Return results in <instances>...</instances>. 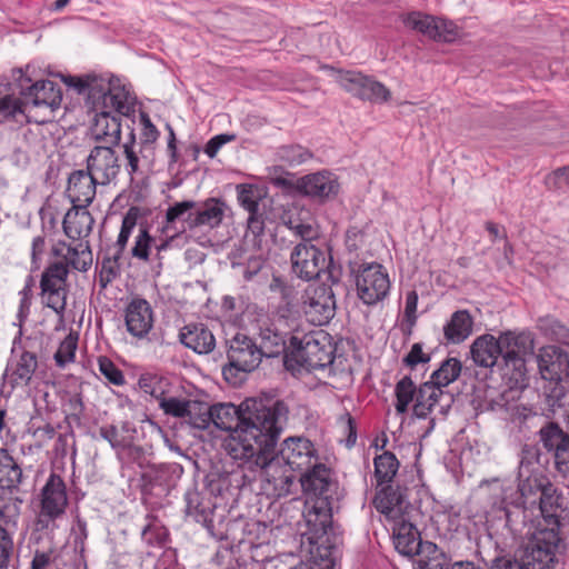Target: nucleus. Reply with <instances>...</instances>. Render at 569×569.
<instances>
[{
    "instance_id": "obj_30",
    "label": "nucleus",
    "mask_w": 569,
    "mask_h": 569,
    "mask_svg": "<svg viewBox=\"0 0 569 569\" xmlns=\"http://www.w3.org/2000/svg\"><path fill=\"white\" fill-rule=\"evenodd\" d=\"M51 254L59 258L67 268L87 271L92 264V253L88 241H80L76 247L59 241L51 248Z\"/></svg>"
},
{
    "instance_id": "obj_21",
    "label": "nucleus",
    "mask_w": 569,
    "mask_h": 569,
    "mask_svg": "<svg viewBox=\"0 0 569 569\" xmlns=\"http://www.w3.org/2000/svg\"><path fill=\"white\" fill-rule=\"evenodd\" d=\"M120 168L119 158L111 146H96L87 157V170L100 186L114 180Z\"/></svg>"
},
{
    "instance_id": "obj_45",
    "label": "nucleus",
    "mask_w": 569,
    "mask_h": 569,
    "mask_svg": "<svg viewBox=\"0 0 569 569\" xmlns=\"http://www.w3.org/2000/svg\"><path fill=\"white\" fill-rule=\"evenodd\" d=\"M147 521L141 531L142 541L149 547L163 548L169 542L168 529L156 517L148 516Z\"/></svg>"
},
{
    "instance_id": "obj_2",
    "label": "nucleus",
    "mask_w": 569,
    "mask_h": 569,
    "mask_svg": "<svg viewBox=\"0 0 569 569\" xmlns=\"http://www.w3.org/2000/svg\"><path fill=\"white\" fill-rule=\"evenodd\" d=\"M549 459L536 445H525L520 451L517 488L500 487L498 501L492 503V522L502 525L501 535L515 539L527 527L526 507H536L539 492L550 482Z\"/></svg>"
},
{
    "instance_id": "obj_4",
    "label": "nucleus",
    "mask_w": 569,
    "mask_h": 569,
    "mask_svg": "<svg viewBox=\"0 0 569 569\" xmlns=\"http://www.w3.org/2000/svg\"><path fill=\"white\" fill-rule=\"evenodd\" d=\"M300 482L307 496L303 518L312 540L326 535L331 527L337 482L332 479L331 470L319 460L302 471Z\"/></svg>"
},
{
    "instance_id": "obj_57",
    "label": "nucleus",
    "mask_w": 569,
    "mask_h": 569,
    "mask_svg": "<svg viewBox=\"0 0 569 569\" xmlns=\"http://www.w3.org/2000/svg\"><path fill=\"white\" fill-rule=\"evenodd\" d=\"M237 199L239 204L248 211L254 213L259 211V191L257 187L249 183H241L237 186Z\"/></svg>"
},
{
    "instance_id": "obj_52",
    "label": "nucleus",
    "mask_w": 569,
    "mask_h": 569,
    "mask_svg": "<svg viewBox=\"0 0 569 569\" xmlns=\"http://www.w3.org/2000/svg\"><path fill=\"white\" fill-rule=\"evenodd\" d=\"M21 499L14 498L0 505V528L8 529L10 533L16 530L21 513Z\"/></svg>"
},
{
    "instance_id": "obj_8",
    "label": "nucleus",
    "mask_w": 569,
    "mask_h": 569,
    "mask_svg": "<svg viewBox=\"0 0 569 569\" xmlns=\"http://www.w3.org/2000/svg\"><path fill=\"white\" fill-rule=\"evenodd\" d=\"M39 366L38 353L34 350V341L22 338L19 330L11 346L3 375L2 388L12 392L14 389H24L32 382Z\"/></svg>"
},
{
    "instance_id": "obj_32",
    "label": "nucleus",
    "mask_w": 569,
    "mask_h": 569,
    "mask_svg": "<svg viewBox=\"0 0 569 569\" xmlns=\"http://www.w3.org/2000/svg\"><path fill=\"white\" fill-rule=\"evenodd\" d=\"M392 540L397 551L403 556L419 555L426 542L421 541L416 526L401 517L392 526Z\"/></svg>"
},
{
    "instance_id": "obj_62",
    "label": "nucleus",
    "mask_w": 569,
    "mask_h": 569,
    "mask_svg": "<svg viewBox=\"0 0 569 569\" xmlns=\"http://www.w3.org/2000/svg\"><path fill=\"white\" fill-rule=\"evenodd\" d=\"M154 239L149 234L146 228H140L131 249V256L144 262L149 261L150 251Z\"/></svg>"
},
{
    "instance_id": "obj_55",
    "label": "nucleus",
    "mask_w": 569,
    "mask_h": 569,
    "mask_svg": "<svg viewBox=\"0 0 569 569\" xmlns=\"http://www.w3.org/2000/svg\"><path fill=\"white\" fill-rule=\"evenodd\" d=\"M191 401L192 400L172 396H162L159 398V407L167 416L184 419L188 413H190L188 409L190 408Z\"/></svg>"
},
{
    "instance_id": "obj_39",
    "label": "nucleus",
    "mask_w": 569,
    "mask_h": 569,
    "mask_svg": "<svg viewBox=\"0 0 569 569\" xmlns=\"http://www.w3.org/2000/svg\"><path fill=\"white\" fill-rule=\"evenodd\" d=\"M178 471L181 469L176 463L148 465L141 473V479L143 486L149 489L154 487L167 489L173 485Z\"/></svg>"
},
{
    "instance_id": "obj_46",
    "label": "nucleus",
    "mask_w": 569,
    "mask_h": 569,
    "mask_svg": "<svg viewBox=\"0 0 569 569\" xmlns=\"http://www.w3.org/2000/svg\"><path fill=\"white\" fill-rule=\"evenodd\" d=\"M373 465L375 476L379 486L391 482L399 469V461L390 451H385L377 456L373 460Z\"/></svg>"
},
{
    "instance_id": "obj_34",
    "label": "nucleus",
    "mask_w": 569,
    "mask_h": 569,
    "mask_svg": "<svg viewBox=\"0 0 569 569\" xmlns=\"http://www.w3.org/2000/svg\"><path fill=\"white\" fill-rule=\"evenodd\" d=\"M180 342L198 355H208L216 347L212 331L203 323H189L179 332Z\"/></svg>"
},
{
    "instance_id": "obj_36",
    "label": "nucleus",
    "mask_w": 569,
    "mask_h": 569,
    "mask_svg": "<svg viewBox=\"0 0 569 569\" xmlns=\"http://www.w3.org/2000/svg\"><path fill=\"white\" fill-rule=\"evenodd\" d=\"M224 202L216 198H210L201 204L196 202L192 218L194 229L200 227L210 229L219 227L224 217Z\"/></svg>"
},
{
    "instance_id": "obj_48",
    "label": "nucleus",
    "mask_w": 569,
    "mask_h": 569,
    "mask_svg": "<svg viewBox=\"0 0 569 569\" xmlns=\"http://www.w3.org/2000/svg\"><path fill=\"white\" fill-rule=\"evenodd\" d=\"M264 231V220L259 211L249 213L247 220V231L243 237V246L252 250L261 248V237Z\"/></svg>"
},
{
    "instance_id": "obj_50",
    "label": "nucleus",
    "mask_w": 569,
    "mask_h": 569,
    "mask_svg": "<svg viewBox=\"0 0 569 569\" xmlns=\"http://www.w3.org/2000/svg\"><path fill=\"white\" fill-rule=\"evenodd\" d=\"M27 104L23 97L17 98L13 96H4L0 98V121L1 120H16L20 121L27 111Z\"/></svg>"
},
{
    "instance_id": "obj_54",
    "label": "nucleus",
    "mask_w": 569,
    "mask_h": 569,
    "mask_svg": "<svg viewBox=\"0 0 569 569\" xmlns=\"http://www.w3.org/2000/svg\"><path fill=\"white\" fill-rule=\"evenodd\" d=\"M140 123L142 128L140 133V141L137 144L140 148H143L146 151L154 153V144L160 137V131L152 123L147 112H140Z\"/></svg>"
},
{
    "instance_id": "obj_49",
    "label": "nucleus",
    "mask_w": 569,
    "mask_h": 569,
    "mask_svg": "<svg viewBox=\"0 0 569 569\" xmlns=\"http://www.w3.org/2000/svg\"><path fill=\"white\" fill-rule=\"evenodd\" d=\"M538 329L549 339L569 345V329L553 317L539 318Z\"/></svg>"
},
{
    "instance_id": "obj_61",
    "label": "nucleus",
    "mask_w": 569,
    "mask_h": 569,
    "mask_svg": "<svg viewBox=\"0 0 569 569\" xmlns=\"http://www.w3.org/2000/svg\"><path fill=\"white\" fill-rule=\"evenodd\" d=\"M545 186L548 190L563 193L569 190V166L556 169L545 178Z\"/></svg>"
},
{
    "instance_id": "obj_14",
    "label": "nucleus",
    "mask_w": 569,
    "mask_h": 569,
    "mask_svg": "<svg viewBox=\"0 0 569 569\" xmlns=\"http://www.w3.org/2000/svg\"><path fill=\"white\" fill-rule=\"evenodd\" d=\"M389 274L380 263H368L360 268L356 276L358 298L367 306L383 301L390 291Z\"/></svg>"
},
{
    "instance_id": "obj_28",
    "label": "nucleus",
    "mask_w": 569,
    "mask_h": 569,
    "mask_svg": "<svg viewBox=\"0 0 569 569\" xmlns=\"http://www.w3.org/2000/svg\"><path fill=\"white\" fill-rule=\"evenodd\" d=\"M122 166L133 181L136 176L142 177L154 163V153L146 151L136 142V136L131 131L129 140L123 144Z\"/></svg>"
},
{
    "instance_id": "obj_25",
    "label": "nucleus",
    "mask_w": 569,
    "mask_h": 569,
    "mask_svg": "<svg viewBox=\"0 0 569 569\" xmlns=\"http://www.w3.org/2000/svg\"><path fill=\"white\" fill-rule=\"evenodd\" d=\"M450 401L449 395L429 381H426L421 383L418 389L413 405V415L418 418H427L428 415L436 410H438L440 415H445L447 408L450 407Z\"/></svg>"
},
{
    "instance_id": "obj_1",
    "label": "nucleus",
    "mask_w": 569,
    "mask_h": 569,
    "mask_svg": "<svg viewBox=\"0 0 569 569\" xmlns=\"http://www.w3.org/2000/svg\"><path fill=\"white\" fill-rule=\"evenodd\" d=\"M282 401H266L262 399H246L239 407L232 403H217L211 407V423L217 429L229 431L223 442L227 455L237 468H257L263 463L257 452L259 439L270 446L277 431V417L281 416Z\"/></svg>"
},
{
    "instance_id": "obj_7",
    "label": "nucleus",
    "mask_w": 569,
    "mask_h": 569,
    "mask_svg": "<svg viewBox=\"0 0 569 569\" xmlns=\"http://www.w3.org/2000/svg\"><path fill=\"white\" fill-rule=\"evenodd\" d=\"M501 363L499 376L503 383L527 386L526 357L532 353L535 343L531 333L506 331L499 335Z\"/></svg>"
},
{
    "instance_id": "obj_38",
    "label": "nucleus",
    "mask_w": 569,
    "mask_h": 569,
    "mask_svg": "<svg viewBox=\"0 0 569 569\" xmlns=\"http://www.w3.org/2000/svg\"><path fill=\"white\" fill-rule=\"evenodd\" d=\"M23 479L22 468L12 455L4 448H0V488L12 492L17 490Z\"/></svg>"
},
{
    "instance_id": "obj_27",
    "label": "nucleus",
    "mask_w": 569,
    "mask_h": 569,
    "mask_svg": "<svg viewBox=\"0 0 569 569\" xmlns=\"http://www.w3.org/2000/svg\"><path fill=\"white\" fill-rule=\"evenodd\" d=\"M561 496L557 493V488L550 481L548 486L539 492L536 507L527 505L526 512L531 513L537 510L541 515L546 525L545 529H553L559 531L560 517L563 512L561 507Z\"/></svg>"
},
{
    "instance_id": "obj_16",
    "label": "nucleus",
    "mask_w": 569,
    "mask_h": 569,
    "mask_svg": "<svg viewBox=\"0 0 569 569\" xmlns=\"http://www.w3.org/2000/svg\"><path fill=\"white\" fill-rule=\"evenodd\" d=\"M337 81L347 92L363 101L383 103L391 97L383 83L359 71H340Z\"/></svg>"
},
{
    "instance_id": "obj_20",
    "label": "nucleus",
    "mask_w": 569,
    "mask_h": 569,
    "mask_svg": "<svg viewBox=\"0 0 569 569\" xmlns=\"http://www.w3.org/2000/svg\"><path fill=\"white\" fill-rule=\"evenodd\" d=\"M20 94L23 97L27 108L49 107L56 109L60 107L62 92L59 86L50 80H39L31 83V79L23 76L22 70L18 71Z\"/></svg>"
},
{
    "instance_id": "obj_56",
    "label": "nucleus",
    "mask_w": 569,
    "mask_h": 569,
    "mask_svg": "<svg viewBox=\"0 0 569 569\" xmlns=\"http://www.w3.org/2000/svg\"><path fill=\"white\" fill-rule=\"evenodd\" d=\"M78 347V336L69 333L59 345L53 358L56 365L60 368H64L68 363L74 361L76 350Z\"/></svg>"
},
{
    "instance_id": "obj_58",
    "label": "nucleus",
    "mask_w": 569,
    "mask_h": 569,
    "mask_svg": "<svg viewBox=\"0 0 569 569\" xmlns=\"http://www.w3.org/2000/svg\"><path fill=\"white\" fill-rule=\"evenodd\" d=\"M375 506L379 512L385 515L387 519L392 520L393 522L402 517L400 497L396 496L395 493H385L381 497H377L375 499Z\"/></svg>"
},
{
    "instance_id": "obj_29",
    "label": "nucleus",
    "mask_w": 569,
    "mask_h": 569,
    "mask_svg": "<svg viewBox=\"0 0 569 569\" xmlns=\"http://www.w3.org/2000/svg\"><path fill=\"white\" fill-rule=\"evenodd\" d=\"M470 353L478 367L491 368L492 371L499 373V365L501 363L499 337L496 338L489 333L479 336L471 343Z\"/></svg>"
},
{
    "instance_id": "obj_53",
    "label": "nucleus",
    "mask_w": 569,
    "mask_h": 569,
    "mask_svg": "<svg viewBox=\"0 0 569 569\" xmlns=\"http://www.w3.org/2000/svg\"><path fill=\"white\" fill-rule=\"evenodd\" d=\"M190 413H188L184 420L197 429H207L211 423V407H208L207 403L201 401L192 400L190 403V408L188 409Z\"/></svg>"
},
{
    "instance_id": "obj_44",
    "label": "nucleus",
    "mask_w": 569,
    "mask_h": 569,
    "mask_svg": "<svg viewBox=\"0 0 569 569\" xmlns=\"http://www.w3.org/2000/svg\"><path fill=\"white\" fill-rule=\"evenodd\" d=\"M461 368L460 360L457 358H447L441 362L440 367L431 373L428 381L442 390V388L458 379L461 373Z\"/></svg>"
},
{
    "instance_id": "obj_51",
    "label": "nucleus",
    "mask_w": 569,
    "mask_h": 569,
    "mask_svg": "<svg viewBox=\"0 0 569 569\" xmlns=\"http://www.w3.org/2000/svg\"><path fill=\"white\" fill-rule=\"evenodd\" d=\"M122 256L114 253L109 257H104L100 263L98 272V284L103 290L120 274L119 260Z\"/></svg>"
},
{
    "instance_id": "obj_17",
    "label": "nucleus",
    "mask_w": 569,
    "mask_h": 569,
    "mask_svg": "<svg viewBox=\"0 0 569 569\" xmlns=\"http://www.w3.org/2000/svg\"><path fill=\"white\" fill-rule=\"evenodd\" d=\"M538 367L545 380L556 383L557 397L563 395L569 381V353L561 347H545L540 350Z\"/></svg>"
},
{
    "instance_id": "obj_6",
    "label": "nucleus",
    "mask_w": 569,
    "mask_h": 569,
    "mask_svg": "<svg viewBox=\"0 0 569 569\" xmlns=\"http://www.w3.org/2000/svg\"><path fill=\"white\" fill-rule=\"evenodd\" d=\"M68 86L73 87L79 93H87L92 108L98 110L116 111L120 116L130 112V93L117 78L104 79L97 76L86 78L66 79Z\"/></svg>"
},
{
    "instance_id": "obj_40",
    "label": "nucleus",
    "mask_w": 569,
    "mask_h": 569,
    "mask_svg": "<svg viewBox=\"0 0 569 569\" xmlns=\"http://www.w3.org/2000/svg\"><path fill=\"white\" fill-rule=\"evenodd\" d=\"M260 345L258 349L261 357L274 358L280 356L286 350L287 340L290 336L279 331L272 326L261 327L260 332Z\"/></svg>"
},
{
    "instance_id": "obj_13",
    "label": "nucleus",
    "mask_w": 569,
    "mask_h": 569,
    "mask_svg": "<svg viewBox=\"0 0 569 569\" xmlns=\"http://www.w3.org/2000/svg\"><path fill=\"white\" fill-rule=\"evenodd\" d=\"M69 270L62 261L50 263L41 274L40 289L44 305L52 309L60 320H63L68 289Z\"/></svg>"
},
{
    "instance_id": "obj_43",
    "label": "nucleus",
    "mask_w": 569,
    "mask_h": 569,
    "mask_svg": "<svg viewBox=\"0 0 569 569\" xmlns=\"http://www.w3.org/2000/svg\"><path fill=\"white\" fill-rule=\"evenodd\" d=\"M415 569H451V567L449 559L437 545L427 541L418 555Z\"/></svg>"
},
{
    "instance_id": "obj_42",
    "label": "nucleus",
    "mask_w": 569,
    "mask_h": 569,
    "mask_svg": "<svg viewBox=\"0 0 569 569\" xmlns=\"http://www.w3.org/2000/svg\"><path fill=\"white\" fill-rule=\"evenodd\" d=\"M196 209V201L184 200L176 202L170 206L166 211L167 229L174 226L176 222H182V231L194 229L192 218Z\"/></svg>"
},
{
    "instance_id": "obj_18",
    "label": "nucleus",
    "mask_w": 569,
    "mask_h": 569,
    "mask_svg": "<svg viewBox=\"0 0 569 569\" xmlns=\"http://www.w3.org/2000/svg\"><path fill=\"white\" fill-rule=\"evenodd\" d=\"M336 299L331 286L320 284L306 291L303 312L307 320L315 326H323L336 315Z\"/></svg>"
},
{
    "instance_id": "obj_31",
    "label": "nucleus",
    "mask_w": 569,
    "mask_h": 569,
    "mask_svg": "<svg viewBox=\"0 0 569 569\" xmlns=\"http://www.w3.org/2000/svg\"><path fill=\"white\" fill-rule=\"evenodd\" d=\"M98 184L87 169L76 170L69 176L67 196L73 206L88 207L96 197Z\"/></svg>"
},
{
    "instance_id": "obj_33",
    "label": "nucleus",
    "mask_w": 569,
    "mask_h": 569,
    "mask_svg": "<svg viewBox=\"0 0 569 569\" xmlns=\"http://www.w3.org/2000/svg\"><path fill=\"white\" fill-rule=\"evenodd\" d=\"M91 134L96 141L103 146L117 147L121 140V122L118 114L109 110H98L91 127Z\"/></svg>"
},
{
    "instance_id": "obj_63",
    "label": "nucleus",
    "mask_w": 569,
    "mask_h": 569,
    "mask_svg": "<svg viewBox=\"0 0 569 569\" xmlns=\"http://www.w3.org/2000/svg\"><path fill=\"white\" fill-rule=\"evenodd\" d=\"M98 367L106 380L114 386H122L126 382L122 371L107 357H99Z\"/></svg>"
},
{
    "instance_id": "obj_41",
    "label": "nucleus",
    "mask_w": 569,
    "mask_h": 569,
    "mask_svg": "<svg viewBox=\"0 0 569 569\" xmlns=\"http://www.w3.org/2000/svg\"><path fill=\"white\" fill-rule=\"evenodd\" d=\"M124 431H129L128 423H122L121 427L114 425H104L99 428L100 437L108 441L114 450H123L128 448L131 455L134 457L142 453L140 447H133L130 445V440L123 435Z\"/></svg>"
},
{
    "instance_id": "obj_11",
    "label": "nucleus",
    "mask_w": 569,
    "mask_h": 569,
    "mask_svg": "<svg viewBox=\"0 0 569 569\" xmlns=\"http://www.w3.org/2000/svg\"><path fill=\"white\" fill-rule=\"evenodd\" d=\"M67 506L66 483L59 475L51 473L40 492L34 531L43 535L53 533L57 529V520L64 515Z\"/></svg>"
},
{
    "instance_id": "obj_35",
    "label": "nucleus",
    "mask_w": 569,
    "mask_h": 569,
    "mask_svg": "<svg viewBox=\"0 0 569 569\" xmlns=\"http://www.w3.org/2000/svg\"><path fill=\"white\" fill-rule=\"evenodd\" d=\"M94 219L87 207L72 206L64 216L62 227L66 236L72 240H83L92 231Z\"/></svg>"
},
{
    "instance_id": "obj_15",
    "label": "nucleus",
    "mask_w": 569,
    "mask_h": 569,
    "mask_svg": "<svg viewBox=\"0 0 569 569\" xmlns=\"http://www.w3.org/2000/svg\"><path fill=\"white\" fill-rule=\"evenodd\" d=\"M401 21L409 30L433 41L453 42L460 34L455 22L421 11H410L401 16Z\"/></svg>"
},
{
    "instance_id": "obj_3",
    "label": "nucleus",
    "mask_w": 569,
    "mask_h": 569,
    "mask_svg": "<svg viewBox=\"0 0 569 569\" xmlns=\"http://www.w3.org/2000/svg\"><path fill=\"white\" fill-rule=\"evenodd\" d=\"M282 411L281 416L277 417L276 427L279 429L273 441L270 446L263 443L261 439L258 440L257 446L260 447L261 452H257L256 456L263 458V463L259 461V467L257 468H243V479L247 481L256 480L257 476L264 477L268 481H270L269 477H273L274 475L271 472L279 466H284L291 469L292 471H305L306 469H310L316 461L319 460L317 449L315 445L305 437H289L282 443L277 453H274V448L279 436L283 429V423L287 420L288 408L282 402Z\"/></svg>"
},
{
    "instance_id": "obj_24",
    "label": "nucleus",
    "mask_w": 569,
    "mask_h": 569,
    "mask_svg": "<svg viewBox=\"0 0 569 569\" xmlns=\"http://www.w3.org/2000/svg\"><path fill=\"white\" fill-rule=\"evenodd\" d=\"M128 332L138 339L144 338L153 327V311L150 303L142 298H133L124 310Z\"/></svg>"
},
{
    "instance_id": "obj_12",
    "label": "nucleus",
    "mask_w": 569,
    "mask_h": 569,
    "mask_svg": "<svg viewBox=\"0 0 569 569\" xmlns=\"http://www.w3.org/2000/svg\"><path fill=\"white\" fill-rule=\"evenodd\" d=\"M229 363L223 367L222 375L229 382H236V372H251L261 362L258 345L247 335L238 332L227 341Z\"/></svg>"
},
{
    "instance_id": "obj_59",
    "label": "nucleus",
    "mask_w": 569,
    "mask_h": 569,
    "mask_svg": "<svg viewBox=\"0 0 569 569\" xmlns=\"http://www.w3.org/2000/svg\"><path fill=\"white\" fill-rule=\"evenodd\" d=\"M137 226V213L134 209H130L122 218V223L120 228V232L118 234L117 241H116V251L114 253H119L122 256L128 240L132 234L133 229Z\"/></svg>"
},
{
    "instance_id": "obj_60",
    "label": "nucleus",
    "mask_w": 569,
    "mask_h": 569,
    "mask_svg": "<svg viewBox=\"0 0 569 569\" xmlns=\"http://www.w3.org/2000/svg\"><path fill=\"white\" fill-rule=\"evenodd\" d=\"M278 154L289 166H299L312 158V153L300 144L283 146Z\"/></svg>"
},
{
    "instance_id": "obj_64",
    "label": "nucleus",
    "mask_w": 569,
    "mask_h": 569,
    "mask_svg": "<svg viewBox=\"0 0 569 569\" xmlns=\"http://www.w3.org/2000/svg\"><path fill=\"white\" fill-rule=\"evenodd\" d=\"M33 286H34V280H33L32 276H28L23 288L19 291L20 303H19V310L17 313V318L19 319L20 328L22 327V322L27 319V317L30 312Z\"/></svg>"
},
{
    "instance_id": "obj_26",
    "label": "nucleus",
    "mask_w": 569,
    "mask_h": 569,
    "mask_svg": "<svg viewBox=\"0 0 569 569\" xmlns=\"http://www.w3.org/2000/svg\"><path fill=\"white\" fill-rule=\"evenodd\" d=\"M184 502L187 516L208 529L213 528L216 503L210 491H200L196 487L189 488L184 492Z\"/></svg>"
},
{
    "instance_id": "obj_10",
    "label": "nucleus",
    "mask_w": 569,
    "mask_h": 569,
    "mask_svg": "<svg viewBox=\"0 0 569 569\" xmlns=\"http://www.w3.org/2000/svg\"><path fill=\"white\" fill-rule=\"evenodd\" d=\"M293 273L302 280L310 281L321 273L336 284L340 281L341 269L333 263L332 258H327L326 251L309 241L298 243L290 256Z\"/></svg>"
},
{
    "instance_id": "obj_9",
    "label": "nucleus",
    "mask_w": 569,
    "mask_h": 569,
    "mask_svg": "<svg viewBox=\"0 0 569 569\" xmlns=\"http://www.w3.org/2000/svg\"><path fill=\"white\" fill-rule=\"evenodd\" d=\"M289 342L297 352L299 362L308 371H328V375L333 372L336 348L331 336L325 330H312L302 336L291 333Z\"/></svg>"
},
{
    "instance_id": "obj_23",
    "label": "nucleus",
    "mask_w": 569,
    "mask_h": 569,
    "mask_svg": "<svg viewBox=\"0 0 569 569\" xmlns=\"http://www.w3.org/2000/svg\"><path fill=\"white\" fill-rule=\"evenodd\" d=\"M297 189L305 196L325 201L337 196L339 182L333 173L323 170L299 178Z\"/></svg>"
},
{
    "instance_id": "obj_22",
    "label": "nucleus",
    "mask_w": 569,
    "mask_h": 569,
    "mask_svg": "<svg viewBox=\"0 0 569 569\" xmlns=\"http://www.w3.org/2000/svg\"><path fill=\"white\" fill-rule=\"evenodd\" d=\"M539 437L543 448L552 453L557 470L569 476V435L557 423L549 422L539 430Z\"/></svg>"
},
{
    "instance_id": "obj_5",
    "label": "nucleus",
    "mask_w": 569,
    "mask_h": 569,
    "mask_svg": "<svg viewBox=\"0 0 569 569\" xmlns=\"http://www.w3.org/2000/svg\"><path fill=\"white\" fill-rule=\"evenodd\" d=\"M491 528L495 533L500 536L501 543L505 547H512L515 542L523 536H530L528 542L517 550L522 565L527 569H553L557 559V550L560 542L559 531L553 529L537 528L536 531L531 532V525L527 522V527L523 530L522 536H517L515 539L506 538L501 535L502 525L497 526V522H492Z\"/></svg>"
},
{
    "instance_id": "obj_47",
    "label": "nucleus",
    "mask_w": 569,
    "mask_h": 569,
    "mask_svg": "<svg viewBox=\"0 0 569 569\" xmlns=\"http://www.w3.org/2000/svg\"><path fill=\"white\" fill-rule=\"evenodd\" d=\"M418 390L412 379L408 376L400 379L395 387L396 395V411L403 415L408 411L409 405L412 402L415 396L417 397Z\"/></svg>"
},
{
    "instance_id": "obj_19",
    "label": "nucleus",
    "mask_w": 569,
    "mask_h": 569,
    "mask_svg": "<svg viewBox=\"0 0 569 569\" xmlns=\"http://www.w3.org/2000/svg\"><path fill=\"white\" fill-rule=\"evenodd\" d=\"M505 386L506 388L501 392L487 397L485 401L486 409L505 415L506 419L521 425L535 415L530 408L518 402L520 392L526 386L513 387L509 383H505Z\"/></svg>"
},
{
    "instance_id": "obj_37",
    "label": "nucleus",
    "mask_w": 569,
    "mask_h": 569,
    "mask_svg": "<svg viewBox=\"0 0 569 569\" xmlns=\"http://www.w3.org/2000/svg\"><path fill=\"white\" fill-rule=\"evenodd\" d=\"M472 329L471 315L467 310H457L443 326V336L448 343L459 345L471 336Z\"/></svg>"
}]
</instances>
